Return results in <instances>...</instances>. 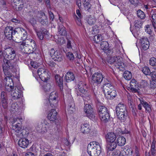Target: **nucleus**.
Listing matches in <instances>:
<instances>
[{"instance_id":"nucleus-30","label":"nucleus","mask_w":156,"mask_h":156,"mask_svg":"<svg viewBox=\"0 0 156 156\" xmlns=\"http://www.w3.org/2000/svg\"><path fill=\"white\" fill-rule=\"evenodd\" d=\"M140 103L148 113H150L151 110V105L147 102L143 100H140Z\"/></svg>"},{"instance_id":"nucleus-16","label":"nucleus","mask_w":156,"mask_h":156,"mask_svg":"<svg viewBox=\"0 0 156 156\" xmlns=\"http://www.w3.org/2000/svg\"><path fill=\"white\" fill-rule=\"evenodd\" d=\"M12 4L13 7L17 11H21L24 7L23 0H13Z\"/></svg>"},{"instance_id":"nucleus-63","label":"nucleus","mask_w":156,"mask_h":156,"mask_svg":"<svg viewBox=\"0 0 156 156\" xmlns=\"http://www.w3.org/2000/svg\"><path fill=\"white\" fill-rule=\"evenodd\" d=\"M151 18L154 23V24L156 26V14H153Z\"/></svg>"},{"instance_id":"nucleus-15","label":"nucleus","mask_w":156,"mask_h":156,"mask_svg":"<svg viewBox=\"0 0 156 156\" xmlns=\"http://www.w3.org/2000/svg\"><path fill=\"white\" fill-rule=\"evenodd\" d=\"M24 119L21 117H16L13 118L12 122V125L14 129L19 130L20 128V122L22 121Z\"/></svg>"},{"instance_id":"nucleus-33","label":"nucleus","mask_w":156,"mask_h":156,"mask_svg":"<svg viewBox=\"0 0 156 156\" xmlns=\"http://www.w3.org/2000/svg\"><path fill=\"white\" fill-rule=\"evenodd\" d=\"M38 13H40V12L37 11H35L32 9H31L30 10L27 12V15L30 16L29 18H37V16H38Z\"/></svg>"},{"instance_id":"nucleus-58","label":"nucleus","mask_w":156,"mask_h":156,"mask_svg":"<svg viewBox=\"0 0 156 156\" xmlns=\"http://www.w3.org/2000/svg\"><path fill=\"white\" fill-rule=\"evenodd\" d=\"M151 87L152 88H154L156 87V81L152 80L150 84Z\"/></svg>"},{"instance_id":"nucleus-11","label":"nucleus","mask_w":156,"mask_h":156,"mask_svg":"<svg viewBox=\"0 0 156 156\" xmlns=\"http://www.w3.org/2000/svg\"><path fill=\"white\" fill-rule=\"evenodd\" d=\"M58 97L57 93L55 92H52L49 96V101L50 105L53 108L56 106L58 102L56 98Z\"/></svg>"},{"instance_id":"nucleus-18","label":"nucleus","mask_w":156,"mask_h":156,"mask_svg":"<svg viewBox=\"0 0 156 156\" xmlns=\"http://www.w3.org/2000/svg\"><path fill=\"white\" fill-rule=\"evenodd\" d=\"M103 78L102 74L98 73H94L92 76L93 81L97 84H100L102 81Z\"/></svg>"},{"instance_id":"nucleus-6","label":"nucleus","mask_w":156,"mask_h":156,"mask_svg":"<svg viewBox=\"0 0 156 156\" xmlns=\"http://www.w3.org/2000/svg\"><path fill=\"white\" fill-rule=\"evenodd\" d=\"M14 33L17 40H24L27 38V33L24 29L20 27L15 28Z\"/></svg>"},{"instance_id":"nucleus-22","label":"nucleus","mask_w":156,"mask_h":156,"mask_svg":"<svg viewBox=\"0 0 156 156\" xmlns=\"http://www.w3.org/2000/svg\"><path fill=\"white\" fill-rule=\"evenodd\" d=\"M57 117V112L55 109H52L49 111L48 118L50 121H54L55 120Z\"/></svg>"},{"instance_id":"nucleus-55","label":"nucleus","mask_w":156,"mask_h":156,"mask_svg":"<svg viewBox=\"0 0 156 156\" xmlns=\"http://www.w3.org/2000/svg\"><path fill=\"white\" fill-rule=\"evenodd\" d=\"M1 100L7 99L6 93L4 91H2L1 93Z\"/></svg>"},{"instance_id":"nucleus-32","label":"nucleus","mask_w":156,"mask_h":156,"mask_svg":"<svg viewBox=\"0 0 156 156\" xmlns=\"http://www.w3.org/2000/svg\"><path fill=\"white\" fill-rule=\"evenodd\" d=\"M116 92L114 90V88L113 90L109 91V92L106 94V96L108 99H112L114 98L116 95Z\"/></svg>"},{"instance_id":"nucleus-43","label":"nucleus","mask_w":156,"mask_h":156,"mask_svg":"<svg viewBox=\"0 0 156 156\" xmlns=\"http://www.w3.org/2000/svg\"><path fill=\"white\" fill-rule=\"evenodd\" d=\"M142 71L146 75H150L151 73L150 69L147 66H144L143 67Z\"/></svg>"},{"instance_id":"nucleus-4","label":"nucleus","mask_w":156,"mask_h":156,"mask_svg":"<svg viewBox=\"0 0 156 156\" xmlns=\"http://www.w3.org/2000/svg\"><path fill=\"white\" fill-rule=\"evenodd\" d=\"M87 151L90 156H98L101 152V147L98 143L93 142L88 145Z\"/></svg>"},{"instance_id":"nucleus-39","label":"nucleus","mask_w":156,"mask_h":156,"mask_svg":"<svg viewBox=\"0 0 156 156\" xmlns=\"http://www.w3.org/2000/svg\"><path fill=\"white\" fill-rule=\"evenodd\" d=\"M101 48L104 50H107L109 48L108 43L106 41H102L101 44Z\"/></svg>"},{"instance_id":"nucleus-28","label":"nucleus","mask_w":156,"mask_h":156,"mask_svg":"<svg viewBox=\"0 0 156 156\" xmlns=\"http://www.w3.org/2000/svg\"><path fill=\"white\" fill-rule=\"evenodd\" d=\"M130 85L131 89L134 91H136L138 89V85L137 82L135 79H132L130 83Z\"/></svg>"},{"instance_id":"nucleus-59","label":"nucleus","mask_w":156,"mask_h":156,"mask_svg":"<svg viewBox=\"0 0 156 156\" xmlns=\"http://www.w3.org/2000/svg\"><path fill=\"white\" fill-rule=\"evenodd\" d=\"M47 63L51 67H54L55 64V63L52 61H48Z\"/></svg>"},{"instance_id":"nucleus-29","label":"nucleus","mask_w":156,"mask_h":156,"mask_svg":"<svg viewBox=\"0 0 156 156\" xmlns=\"http://www.w3.org/2000/svg\"><path fill=\"white\" fill-rule=\"evenodd\" d=\"M40 78L41 80L44 82H46L50 77V73L48 70H46L44 73H43Z\"/></svg>"},{"instance_id":"nucleus-21","label":"nucleus","mask_w":156,"mask_h":156,"mask_svg":"<svg viewBox=\"0 0 156 156\" xmlns=\"http://www.w3.org/2000/svg\"><path fill=\"white\" fill-rule=\"evenodd\" d=\"M78 87L79 91L81 93L86 94L87 91V88L86 84L85 83L80 81L78 84Z\"/></svg>"},{"instance_id":"nucleus-5","label":"nucleus","mask_w":156,"mask_h":156,"mask_svg":"<svg viewBox=\"0 0 156 156\" xmlns=\"http://www.w3.org/2000/svg\"><path fill=\"white\" fill-rule=\"evenodd\" d=\"M122 58L119 56H115L111 57L108 62L111 64H114L120 70H123L125 67L123 63L122 62Z\"/></svg>"},{"instance_id":"nucleus-42","label":"nucleus","mask_w":156,"mask_h":156,"mask_svg":"<svg viewBox=\"0 0 156 156\" xmlns=\"http://www.w3.org/2000/svg\"><path fill=\"white\" fill-rule=\"evenodd\" d=\"M137 14L138 17L141 19H143L145 17L144 13L140 9L138 10Z\"/></svg>"},{"instance_id":"nucleus-7","label":"nucleus","mask_w":156,"mask_h":156,"mask_svg":"<svg viewBox=\"0 0 156 156\" xmlns=\"http://www.w3.org/2000/svg\"><path fill=\"white\" fill-rule=\"evenodd\" d=\"M52 128V124L46 121H44L43 123H39L36 127V130L42 133L48 132Z\"/></svg>"},{"instance_id":"nucleus-40","label":"nucleus","mask_w":156,"mask_h":156,"mask_svg":"<svg viewBox=\"0 0 156 156\" xmlns=\"http://www.w3.org/2000/svg\"><path fill=\"white\" fill-rule=\"evenodd\" d=\"M123 76L126 80H129L132 78V74L129 71H126L123 74Z\"/></svg>"},{"instance_id":"nucleus-48","label":"nucleus","mask_w":156,"mask_h":156,"mask_svg":"<svg viewBox=\"0 0 156 156\" xmlns=\"http://www.w3.org/2000/svg\"><path fill=\"white\" fill-rule=\"evenodd\" d=\"M66 56L70 60H73L74 58V55L71 51L68 52L66 54Z\"/></svg>"},{"instance_id":"nucleus-27","label":"nucleus","mask_w":156,"mask_h":156,"mask_svg":"<svg viewBox=\"0 0 156 156\" xmlns=\"http://www.w3.org/2000/svg\"><path fill=\"white\" fill-rule=\"evenodd\" d=\"M107 143L106 147L108 151L113 150L117 146L116 143L115 141L107 142Z\"/></svg>"},{"instance_id":"nucleus-51","label":"nucleus","mask_w":156,"mask_h":156,"mask_svg":"<svg viewBox=\"0 0 156 156\" xmlns=\"http://www.w3.org/2000/svg\"><path fill=\"white\" fill-rule=\"evenodd\" d=\"M47 69L43 68H39L37 71V73L39 76H41L43 74V73H44Z\"/></svg>"},{"instance_id":"nucleus-37","label":"nucleus","mask_w":156,"mask_h":156,"mask_svg":"<svg viewBox=\"0 0 156 156\" xmlns=\"http://www.w3.org/2000/svg\"><path fill=\"white\" fill-rule=\"evenodd\" d=\"M99 109V114L100 115L101 114H105V113H108V111L107 108L105 107L100 106L98 108Z\"/></svg>"},{"instance_id":"nucleus-53","label":"nucleus","mask_w":156,"mask_h":156,"mask_svg":"<svg viewBox=\"0 0 156 156\" xmlns=\"http://www.w3.org/2000/svg\"><path fill=\"white\" fill-rule=\"evenodd\" d=\"M121 154V151L118 150H116L113 153V156H120Z\"/></svg>"},{"instance_id":"nucleus-56","label":"nucleus","mask_w":156,"mask_h":156,"mask_svg":"<svg viewBox=\"0 0 156 156\" xmlns=\"http://www.w3.org/2000/svg\"><path fill=\"white\" fill-rule=\"evenodd\" d=\"M150 75L152 77V80L156 81V72L154 71L151 72Z\"/></svg>"},{"instance_id":"nucleus-23","label":"nucleus","mask_w":156,"mask_h":156,"mask_svg":"<svg viewBox=\"0 0 156 156\" xmlns=\"http://www.w3.org/2000/svg\"><path fill=\"white\" fill-rule=\"evenodd\" d=\"M55 80L56 84L60 88V89L63 88V79L62 77L59 75H56L55 76Z\"/></svg>"},{"instance_id":"nucleus-36","label":"nucleus","mask_w":156,"mask_h":156,"mask_svg":"<svg viewBox=\"0 0 156 156\" xmlns=\"http://www.w3.org/2000/svg\"><path fill=\"white\" fill-rule=\"evenodd\" d=\"M74 107V104L73 102H72L69 105L68 111L70 114H72L75 111V109Z\"/></svg>"},{"instance_id":"nucleus-14","label":"nucleus","mask_w":156,"mask_h":156,"mask_svg":"<svg viewBox=\"0 0 156 156\" xmlns=\"http://www.w3.org/2000/svg\"><path fill=\"white\" fill-rule=\"evenodd\" d=\"M37 16V20L42 25H47L48 24L47 17L44 12H40Z\"/></svg>"},{"instance_id":"nucleus-49","label":"nucleus","mask_w":156,"mask_h":156,"mask_svg":"<svg viewBox=\"0 0 156 156\" xmlns=\"http://www.w3.org/2000/svg\"><path fill=\"white\" fill-rule=\"evenodd\" d=\"M149 64L152 66H154L156 65V58L154 57H152L149 60Z\"/></svg>"},{"instance_id":"nucleus-34","label":"nucleus","mask_w":156,"mask_h":156,"mask_svg":"<svg viewBox=\"0 0 156 156\" xmlns=\"http://www.w3.org/2000/svg\"><path fill=\"white\" fill-rule=\"evenodd\" d=\"M126 142V139L123 136H119L117 139V143L119 146H123L125 144Z\"/></svg>"},{"instance_id":"nucleus-41","label":"nucleus","mask_w":156,"mask_h":156,"mask_svg":"<svg viewBox=\"0 0 156 156\" xmlns=\"http://www.w3.org/2000/svg\"><path fill=\"white\" fill-rule=\"evenodd\" d=\"M134 24L136 29H140L142 27V22L140 20H135L134 22Z\"/></svg>"},{"instance_id":"nucleus-50","label":"nucleus","mask_w":156,"mask_h":156,"mask_svg":"<svg viewBox=\"0 0 156 156\" xmlns=\"http://www.w3.org/2000/svg\"><path fill=\"white\" fill-rule=\"evenodd\" d=\"M7 100L8 99L1 100V102L2 106L4 108H6L8 106Z\"/></svg>"},{"instance_id":"nucleus-20","label":"nucleus","mask_w":156,"mask_h":156,"mask_svg":"<svg viewBox=\"0 0 156 156\" xmlns=\"http://www.w3.org/2000/svg\"><path fill=\"white\" fill-rule=\"evenodd\" d=\"M29 143L28 140L25 138L20 139L18 142V145L21 147L25 148H27Z\"/></svg>"},{"instance_id":"nucleus-47","label":"nucleus","mask_w":156,"mask_h":156,"mask_svg":"<svg viewBox=\"0 0 156 156\" xmlns=\"http://www.w3.org/2000/svg\"><path fill=\"white\" fill-rule=\"evenodd\" d=\"M83 5L85 9H90V5L89 3V0H84Z\"/></svg>"},{"instance_id":"nucleus-3","label":"nucleus","mask_w":156,"mask_h":156,"mask_svg":"<svg viewBox=\"0 0 156 156\" xmlns=\"http://www.w3.org/2000/svg\"><path fill=\"white\" fill-rule=\"evenodd\" d=\"M116 112L118 119L122 122H125L128 115L126 105L122 103H119L116 107Z\"/></svg>"},{"instance_id":"nucleus-25","label":"nucleus","mask_w":156,"mask_h":156,"mask_svg":"<svg viewBox=\"0 0 156 156\" xmlns=\"http://www.w3.org/2000/svg\"><path fill=\"white\" fill-rule=\"evenodd\" d=\"M106 142L114 141L116 139L115 134L113 133H108L106 136Z\"/></svg>"},{"instance_id":"nucleus-17","label":"nucleus","mask_w":156,"mask_h":156,"mask_svg":"<svg viewBox=\"0 0 156 156\" xmlns=\"http://www.w3.org/2000/svg\"><path fill=\"white\" fill-rule=\"evenodd\" d=\"M114 87L113 85L109 82H106L103 84L102 89L105 95L106 96V94L108 93L109 91L113 90Z\"/></svg>"},{"instance_id":"nucleus-10","label":"nucleus","mask_w":156,"mask_h":156,"mask_svg":"<svg viewBox=\"0 0 156 156\" xmlns=\"http://www.w3.org/2000/svg\"><path fill=\"white\" fill-rule=\"evenodd\" d=\"M84 111L87 117L93 121L95 120V116L93 109L90 105L86 104L84 107Z\"/></svg>"},{"instance_id":"nucleus-52","label":"nucleus","mask_w":156,"mask_h":156,"mask_svg":"<svg viewBox=\"0 0 156 156\" xmlns=\"http://www.w3.org/2000/svg\"><path fill=\"white\" fill-rule=\"evenodd\" d=\"M51 88V85L49 83L47 84L46 85L44 86V90L46 92H48L50 91Z\"/></svg>"},{"instance_id":"nucleus-12","label":"nucleus","mask_w":156,"mask_h":156,"mask_svg":"<svg viewBox=\"0 0 156 156\" xmlns=\"http://www.w3.org/2000/svg\"><path fill=\"white\" fill-rule=\"evenodd\" d=\"M10 91H11V95L12 98L14 100L20 98L22 96V91L20 90L18 88L16 87H13Z\"/></svg>"},{"instance_id":"nucleus-64","label":"nucleus","mask_w":156,"mask_h":156,"mask_svg":"<svg viewBox=\"0 0 156 156\" xmlns=\"http://www.w3.org/2000/svg\"><path fill=\"white\" fill-rule=\"evenodd\" d=\"M90 99L89 95L88 94H87L85 96H83V99L84 100L87 101L89 100Z\"/></svg>"},{"instance_id":"nucleus-35","label":"nucleus","mask_w":156,"mask_h":156,"mask_svg":"<svg viewBox=\"0 0 156 156\" xmlns=\"http://www.w3.org/2000/svg\"><path fill=\"white\" fill-rule=\"evenodd\" d=\"M58 35L59 36H64L66 34L65 28L63 26L61 25L58 28Z\"/></svg>"},{"instance_id":"nucleus-9","label":"nucleus","mask_w":156,"mask_h":156,"mask_svg":"<svg viewBox=\"0 0 156 156\" xmlns=\"http://www.w3.org/2000/svg\"><path fill=\"white\" fill-rule=\"evenodd\" d=\"M5 56L7 58L8 60L4 59L3 60L4 63L6 62V61H9L11 65H12L10 63V60H13L16 55V51L14 49L11 48H7L5 50Z\"/></svg>"},{"instance_id":"nucleus-38","label":"nucleus","mask_w":156,"mask_h":156,"mask_svg":"<svg viewBox=\"0 0 156 156\" xmlns=\"http://www.w3.org/2000/svg\"><path fill=\"white\" fill-rule=\"evenodd\" d=\"M87 22L89 25H92L95 23L96 20L93 16H90L87 19Z\"/></svg>"},{"instance_id":"nucleus-2","label":"nucleus","mask_w":156,"mask_h":156,"mask_svg":"<svg viewBox=\"0 0 156 156\" xmlns=\"http://www.w3.org/2000/svg\"><path fill=\"white\" fill-rule=\"evenodd\" d=\"M20 48L25 53H32L36 48L35 41L30 39L27 40L25 42H23L21 44Z\"/></svg>"},{"instance_id":"nucleus-13","label":"nucleus","mask_w":156,"mask_h":156,"mask_svg":"<svg viewBox=\"0 0 156 156\" xmlns=\"http://www.w3.org/2000/svg\"><path fill=\"white\" fill-rule=\"evenodd\" d=\"M4 34L7 39L11 40L12 39V36H15L13 27L10 26L6 27L4 30Z\"/></svg>"},{"instance_id":"nucleus-45","label":"nucleus","mask_w":156,"mask_h":156,"mask_svg":"<svg viewBox=\"0 0 156 156\" xmlns=\"http://www.w3.org/2000/svg\"><path fill=\"white\" fill-rule=\"evenodd\" d=\"M40 31L43 34L45 38H48V37L49 33L46 29L42 28L41 29Z\"/></svg>"},{"instance_id":"nucleus-57","label":"nucleus","mask_w":156,"mask_h":156,"mask_svg":"<svg viewBox=\"0 0 156 156\" xmlns=\"http://www.w3.org/2000/svg\"><path fill=\"white\" fill-rule=\"evenodd\" d=\"M75 20H76V23L79 26H80L82 24L81 22L80 18L79 17H78L77 16H75Z\"/></svg>"},{"instance_id":"nucleus-60","label":"nucleus","mask_w":156,"mask_h":156,"mask_svg":"<svg viewBox=\"0 0 156 156\" xmlns=\"http://www.w3.org/2000/svg\"><path fill=\"white\" fill-rule=\"evenodd\" d=\"M30 65L33 67L35 69H36L38 67V65L34 62H31Z\"/></svg>"},{"instance_id":"nucleus-61","label":"nucleus","mask_w":156,"mask_h":156,"mask_svg":"<svg viewBox=\"0 0 156 156\" xmlns=\"http://www.w3.org/2000/svg\"><path fill=\"white\" fill-rule=\"evenodd\" d=\"M141 83V85L144 88L147 86V82L145 80H142Z\"/></svg>"},{"instance_id":"nucleus-54","label":"nucleus","mask_w":156,"mask_h":156,"mask_svg":"<svg viewBox=\"0 0 156 156\" xmlns=\"http://www.w3.org/2000/svg\"><path fill=\"white\" fill-rule=\"evenodd\" d=\"M35 17H31L29 18L30 19V22L32 25L34 27V26L36 24V21L35 19Z\"/></svg>"},{"instance_id":"nucleus-62","label":"nucleus","mask_w":156,"mask_h":156,"mask_svg":"<svg viewBox=\"0 0 156 156\" xmlns=\"http://www.w3.org/2000/svg\"><path fill=\"white\" fill-rule=\"evenodd\" d=\"M67 46L68 49H69V50H70V51H71V49L73 50L72 48L71 42L69 40H68Z\"/></svg>"},{"instance_id":"nucleus-8","label":"nucleus","mask_w":156,"mask_h":156,"mask_svg":"<svg viewBox=\"0 0 156 156\" xmlns=\"http://www.w3.org/2000/svg\"><path fill=\"white\" fill-rule=\"evenodd\" d=\"M50 54L52 58L55 61L61 62L64 59V57L61 54V52L60 51L55 50L53 48L50 50Z\"/></svg>"},{"instance_id":"nucleus-24","label":"nucleus","mask_w":156,"mask_h":156,"mask_svg":"<svg viewBox=\"0 0 156 156\" xmlns=\"http://www.w3.org/2000/svg\"><path fill=\"white\" fill-rule=\"evenodd\" d=\"M81 130L83 133H89L90 131V126L88 124L84 123L81 125Z\"/></svg>"},{"instance_id":"nucleus-26","label":"nucleus","mask_w":156,"mask_h":156,"mask_svg":"<svg viewBox=\"0 0 156 156\" xmlns=\"http://www.w3.org/2000/svg\"><path fill=\"white\" fill-rule=\"evenodd\" d=\"M75 78L74 75L73 73L69 72L66 73L65 77V80L67 82H69L74 80Z\"/></svg>"},{"instance_id":"nucleus-44","label":"nucleus","mask_w":156,"mask_h":156,"mask_svg":"<svg viewBox=\"0 0 156 156\" xmlns=\"http://www.w3.org/2000/svg\"><path fill=\"white\" fill-rule=\"evenodd\" d=\"M102 39L101 35H97L94 36L93 40L97 44L99 43Z\"/></svg>"},{"instance_id":"nucleus-46","label":"nucleus","mask_w":156,"mask_h":156,"mask_svg":"<svg viewBox=\"0 0 156 156\" xmlns=\"http://www.w3.org/2000/svg\"><path fill=\"white\" fill-rule=\"evenodd\" d=\"M34 29L36 31V32L37 33V35L39 38L40 40H43L44 37H45L43 35V34L41 32H40V31H38V30L36 29V28H35Z\"/></svg>"},{"instance_id":"nucleus-19","label":"nucleus","mask_w":156,"mask_h":156,"mask_svg":"<svg viewBox=\"0 0 156 156\" xmlns=\"http://www.w3.org/2000/svg\"><path fill=\"white\" fill-rule=\"evenodd\" d=\"M141 46L144 50H147L149 47V43L147 38L145 37H142L140 40Z\"/></svg>"},{"instance_id":"nucleus-1","label":"nucleus","mask_w":156,"mask_h":156,"mask_svg":"<svg viewBox=\"0 0 156 156\" xmlns=\"http://www.w3.org/2000/svg\"><path fill=\"white\" fill-rule=\"evenodd\" d=\"M13 67V65H11L9 61H6L4 64L2 65L3 71L5 75L6 76L4 79L5 82V88L7 91L10 90L13 87V81L11 78L12 74L10 71V69Z\"/></svg>"},{"instance_id":"nucleus-31","label":"nucleus","mask_w":156,"mask_h":156,"mask_svg":"<svg viewBox=\"0 0 156 156\" xmlns=\"http://www.w3.org/2000/svg\"><path fill=\"white\" fill-rule=\"evenodd\" d=\"M101 120L105 122H106L109 120L110 116L108 113H105V114H101L99 115Z\"/></svg>"}]
</instances>
